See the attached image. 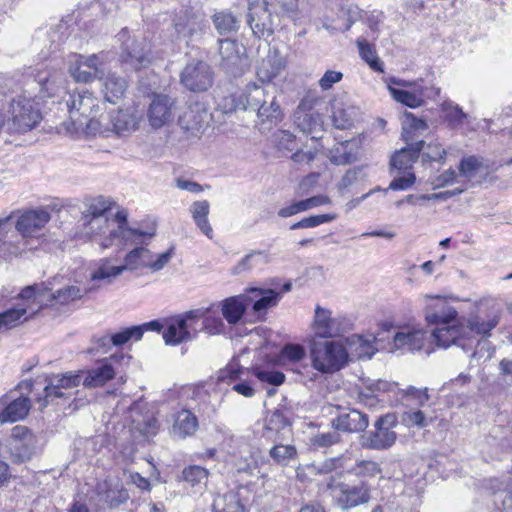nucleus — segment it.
I'll return each instance as SVG.
<instances>
[{"instance_id":"obj_1","label":"nucleus","mask_w":512,"mask_h":512,"mask_svg":"<svg viewBox=\"0 0 512 512\" xmlns=\"http://www.w3.org/2000/svg\"><path fill=\"white\" fill-rule=\"evenodd\" d=\"M29 74L39 87L38 95H32L28 90L13 96L9 101L11 117L7 122L8 134H25L36 128L41 120L39 100L52 97L61 80V73L51 64L41 63L29 68Z\"/></svg>"},{"instance_id":"obj_2","label":"nucleus","mask_w":512,"mask_h":512,"mask_svg":"<svg viewBox=\"0 0 512 512\" xmlns=\"http://www.w3.org/2000/svg\"><path fill=\"white\" fill-rule=\"evenodd\" d=\"M499 323V309L494 306L486 309L481 304L475 314H471L467 318H462L457 324L444 328L433 329L431 338L438 347L448 348L452 345L458 346L464 351H468L477 345V350L473 352L472 358L480 359L484 355L481 354L482 349L486 348L487 356L490 359L494 349L490 347V343L486 340H477V337L487 338L490 332Z\"/></svg>"},{"instance_id":"obj_3","label":"nucleus","mask_w":512,"mask_h":512,"mask_svg":"<svg viewBox=\"0 0 512 512\" xmlns=\"http://www.w3.org/2000/svg\"><path fill=\"white\" fill-rule=\"evenodd\" d=\"M66 110L67 119L57 127V132L72 137L105 135L109 127L103 125L100 99L87 89L65 93L59 103Z\"/></svg>"},{"instance_id":"obj_4","label":"nucleus","mask_w":512,"mask_h":512,"mask_svg":"<svg viewBox=\"0 0 512 512\" xmlns=\"http://www.w3.org/2000/svg\"><path fill=\"white\" fill-rule=\"evenodd\" d=\"M232 101L234 109L255 111L262 124L276 125L283 119L276 95L254 82L248 83L239 94L233 96Z\"/></svg>"},{"instance_id":"obj_5","label":"nucleus","mask_w":512,"mask_h":512,"mask_svg":"<svg viewBox=\"0 0 512 512\" xmlns=\"http://www.w3.org/2000/svg\"><path fill=\"white\" fill-rule=\"evenodd\" d=\"M128 212L126 209L118 210L113 220L108 219L107 230L102 237L97 238V245L105 250L114 246L138 245L144 243L155 235V227L147 230L139 228H130L128 226Z\"/></svg>"},{"instance_id":"obj_6","label":"nucleus","mask_w":512,"mask_h":512,"mask_svg":"<svg viewBox=\"0 0 512 512\" xmlns=\"http://www.w3.org/2000/svg\"><path fill=\"white\" fill-rule=\"evenodd\" d=\"M311 366L322 374H333L348 363V350L341 340H313L309 346Z\"/></svg>"},{"instance_id":"obj_7","label":"nucleus","mask_w":512,"mask_h":512,"mask_svg":"<svg viewBox=\"0 0 512 512\" xmlns=\"http://www.w3.org/2000/svg\"><path fill=\"white\" fill-rule=\"evenodd\" d=\"M458 299L453 295L423 294L418 298L424 319L434 329L453 326L458 311L450 304Z\"/></svg>"},{"instance_id":"obj_8","label":"nucleus","mask_w":512,"mask_h":512,"mask_svg":"<svg viewBox=\"0 0 512 512\" xmlns=\"http://www.w3.org/2000/svg\"><path fill=\"white\" fill-rule=\"evenodd\" d=\"M20 296L22 299H32L41 309L44 306L64 305L80 299L83 291L78 286L69 285L54 292L49 284L38 283L22 289Z\"/></svg>"},{"instance_id":"obj_9","label":"nucleus","mask_w":512,"mask_h":512,"mask_svg":"<svg viewBox=\"0 0 512 512\" xmlns=\"http://www.w3.org/2000/svg\"><path fill=\"white\" fill-rule=\"evenodd\" d=\"M352 327L351 321L341 313H334L330 308L317 304L311 322L314 337L329 339L342 336Z\"/></svg>"},{"instance_id":"obj_10","label":"nucleus","mask_w":512,"mask_h":512,"mask_svg":"<svg viewBox=\"0 0 512 512\" xmlns=\"http://www.w3.org/2000/svg\"><path fill=\"white\" fill-rule=\"evenodd\" d=\"M319 98L314 95H307L298 104L293 114L295 126L305 134L311 135L312 142L322 139L319 135L324 131L323 115L316 109Z\"/></svg>"},{"instance_id":"obj_11","label":"nucleus","mask_w":512,"mask_h":512,"mask_svg":"<svg viewBox=\"0 0 512 512\" xmlns=\"http://www.w3.org/2000/svg\"><path fill=\"white\" fill-rule=\"evenodd\" d=\"M117 39L121 43L120 61L126 69L137 71L152 62L150 43L146 38L138 41L130 36L127 29H123Z\"/></svg>"},{"instance_id":"obj_12","label":"nucleus","mask_w":512,"mask_h":512,"mask_svg":"<svg viewBox=\"0 0 512 512\" xmlns=\"http://www.w3.org/2000/svg\"><path fill=\"white\" fill-rule=\"evenodd\" d=\"M112 205L111 199L99 196L89 201L83 211L84 233L95 244H97V238L102 237L105 229L108 228V218L105 214Z\"/></svg>"},{"instance_id":"obj_13","label":"nucleus","mask_w":512,"mask_h":512,"mask_svg":"<svg viewBox=\"0 0 512 512\" xmlns=\"http://www.w3.org/2000/svg\"><path fill=\"white\" fill-rule=\"evenodd\" d=\"M105 53L84 56L72 54L68 59V71L78 83H90L103 75Z\"/></svg>"},{"instance_id":"obj_14","label":"nucleus","mask_w":512,"mask_h":512,"mask_svg":"<svg viewBox=\"0 0 512 512\" xmlns=\"http://www.w3.org/2000/svg\"><path fill=\"white\" fill-rule=\"evenodd\" d=\"M391 97L398 103L410 108H418L424 103L423 80L407 81L390 77L385 79Z\"/></svg>"},{"instance_id":"obj_15","label":"nucleus","mask_w":512,"mask_h":512,"mask_svg":"<svg viewBox=\"0 0 512 512\" xmlns=\"http://www.w3.org/2000/svg\"><path fill=\"white\" fill-rule=\"evenodd\" d=\"M7 447L11 459L14 462L22 463L30 460L36 453L38 438L28 427L17 425L11 430Z\"/></svg>"},{"instance_id":"obj_16","label":"nucleus","mask_w":512,"mask_h":512,"mask_svg":"<svg viewBox=\"0 0 512 512\" xmlns=\"http://www.w3.org/2000/svg\"><path fill=\"white\" fill-rule=\"evenodd\" d=\"M83 373L77 371L67 372L65 374L55 375L50 378L49 383L44 388V397L38 398L37 402L41 408H45L49 403L58 398H69L74 394L75 389L82 382Z\"/></svg>"},{"instance_id":"obj_17","label":"nucleus","mask_w":512,"mask_h":512,"mask_svg":"<svg viewBox=\"0 0 512 512\" xmlns=\"http://www.w3.org/2000/svg\"><path fill=\"white\" fill-rule=\"evenodd\" d=\"M278 16L271 11L266 0L249 3L248 24L254 36L259 39L270 37L277 25Z\"/></svg>"},{"instance_id":"obj_18","label":"nucleus","mask_w":512,"mask_h":512,"mask_svg":"<svg viewBox=\"0 0 512 512\" xmlns=\"http://www.w3.org/2000/svg\"><path fill=\"white\" fill-rule=\"evenodd\" d=\"M326 486L334 502L344 510L365 504L370 499L369 488L364 484L349 486L331 477Z\"/></svg>"},{"instance_id":"obj_19","label":"nucleus","mask_w":512,"mask_h":512,"mask_svg":"<svg viewBox=\"0 0 512 512\" xmlns=\"http://www.w3.org/2000/svg\"><path fill=\"white\" fill-rule=\"evenodd\" d=\"M228 445L232 449L228 453L239 472L254 474L257 471L260 473L259 467L265 463L260 450L250 447L244 440L234 437L228 439Z\"/></svg>"},{"instance_id":"obj_20","label":"nucleus","mask_w":512,"mask_h":512,"mask_svg":"<svg viewBox=\"0 0 512 512\" xmlns=\"http://www.w3.org/2000/svg\"><path fill=\"white\" fill-rule=\"evenodd\" d=\"M292 434L291 412L287 408H277L267 413L260 437L271 443H277Z\"/></svg>"},{"instance_id":"obj_21","label":"nucleus","mask_w":512,"mask_h":512,"mask_svg":"<svg viewBox=\"0 0 512 512\" xmlns=\"http://www.w3.org/2000/svg\"><path fill=\"white\" fill-rule=\"evenodd\" d=\"M176 102L165 94H154L148 105L146 116L153 129L167 127L176 117Z\"/></svg>"},{"instance_id":"obj_22","label":"nucleus","mask_w":512,"mask_h":512,"mask_svg":"<svg viewBox=\"0 0 512 512\" xmlns=\"http://www.w3.org/2000/svg\"><path fill=\"white\" fill-rule=\"evenodd\" d=\"M398 425V418L394 413H387L377 419L375 430L371 431L365 440V445L375 450L390 448L397 439L394 428Z\"/></svg>"},{"instance_id":"obj_23","label":"nucleus","mask_w":512,"mask_h":512,"mask_svg":"<svg viewBox=\"0 0 512 512\" xmlns=\"http://www.w3.org/2000/svg\"><path fill=\"white\" fill-rule=\"evenodd\" d=\"M351 460V454L346 453L341 456L324 459L318 463L301 464L296 468V477L301 482L312 481L316 476L326 475L338 469L347 468V463Z\"/></svg>"},{"instance_id":"obj_24","label":"nucleus","mask_w":512,"mask_h":512,"mask_svg":"<svg viewBox=\"0 0 512 512\" xmlns=\"http://www.w3.org/2000/svg\"><path fill=\"white\" fill-rule=\"evenodd\" d=\"M212 71L203 61L188 63L181 73V83L190 91H206L212 85Z\"/></svg>"},{"instance_id":"obj_25","label":"nucleus","mask_w":512,"mask_h":512,"mask_svg":"<svg viewBox=\"0 0 512 512\" xmlns=\"http://www.w3.org/2000/svg\"><path fill=\"white\" fill-rule=\"evenodd\" d=\"M221 65L233 74H242L248 66L246 49L235 40L224 39L219 41Z\"/></svg>"},{"instance_id":"obj_26","label":"nucleus","mask_w":512,"mask_h":512,"mask_svg":"<svg viewBox=\"0 0 512 512\" xmlns=\"http://www.w3.org/2000/svg\"><path fill=\"white\" fill-rule=\"evenodd\" d=\"M31 409L29 397L12 398L6 394L0 398V423H15L24 420Z\"/></svg>"},{"instance_id":"obj_27","label":"nucleus","mask_w":512,"mask_h":512,"mask_svg":"<svg viewBox=\"0 0 512 512\" xmlns=\"http://www.w3.org/2000/svg\"><path fill=\"white\" fill-rule=\"evenodd\" d=\"M19 299L21 303H18L16 307L0 313V331L9 330L22 324L39 310L36 302L32 299H22L20 295Z\"/></svg>"},{"instance_id":"obj_28","label":"nucleus","mask_w":512,"mask_h":512,"mask_svg":"<svg viewBox=\"0 0 512 512\" xmlns=\"http://www.w3.org/2000/svg\"><path fill=\"white\" fill-rule=\"evenodd\" d=\"M248 304H252V311L257 315L265 314L266 311L278 305L282 293L271 288L250 287L245 290Z\"/></svg>"},{"instance_id":"obj_29","label":"nucleus","mask_w":512,"mask_h":512,"mask_svg":"<svg viewBox=\"0 0 512 512\" xmlns=\"http://www.w3.org/2000/svg\"><path fill=\"white\" fill-rule=\"evenodd\" d=\"M286 67V60L277 48H269L256 68V75L261 83H271Z\"/></svg>"},{"instance_id":"obj_30","label":"nucleus","mask_w":512,"mask_h":512,"mask_svg":"<svg viewBox=\"0 0 512 512\" xmlns=\"http://www.w3.org/2000/svg\"><path fill=\"white\" fill-rule=\"evenodd\" d=\"M51 215L47 209H31L23 212L18 218L15 228L23 237H31L45 227Z\"/></svg>"},{"instance_id":"obj_31","label":"nucleus","mask_w":512,"mask_h":512,"mask_svg":"<svg viewBox=\"0 0 512 512\" xmlns=\"http://www.w3.org/2000/svg\"><path fill=\"white\" fill-rule=\"evenodd\" d=\"M114 357L105 358L88 370H80L83 373L82 384L86 388L102 387L112 380L116 371L112 365Z\"/></svg>"},{"instance_id":"obj_32","label":"nucleus","mask_w":512,"mask_h":512,"mask_svg":"<svg viewBox=\"0 0 512 512\" xmlns=\"http://www.w3.org/2000/svg\"><path fill=\"white\" fill-rule=\"evenodd\" d=\"M123 273L124 268L117 258L104 257L95 262L90 278L92 281L110 285Z\"/></svg>"},{"instance_id":"obj_33","label":"nucleus","mask_w":512,"mask_h":512,"mask_svg":"<svg viewBox=\"0 0 512 512\" xmlns=\"http://www.w3.org/2000/svg\"><path fill=\"white\" fill-rule=\"evenodd\" d=\"M105 120L103 117V125L108 126L110 130L104 136L108 137L110 133L126 135L135 131L138 128L140 117L134 111L127 109L118 110L111 116L109 122Z\"/></svg>"},{"instance_id":"obj_34","label":"nucleus","mask_w":512,"mask_h":512,"mask_svg":"<svg viewBox=\"0 0 512 512\" xmlns=\"http://www.w3.org/2000/svg\"><path fill=\"white\" fill-rule=\"evenodd\" d=\"M427 341V332L422 328L404 329L395 334L393 338V347L405 349L408 351L422 350Z\"/></svg>"},{"instance_id":"obj_35","label":"nucleus","mask_w":512,"mask_h":512,"mask_svg":"<svg viewBox=\"0 0 512 512\" xmlns=\"http://www.w3.org/2000/svg\"><path fill=\"white\" fill-rule=\"evenodd\" d=\"M211 119L209 112L200 104L190 106L179 116L180 126L191 133H195L208 125Z\"/></svg>"},{"instance_id":"obj_36","label":"nucleus","mask_w":512,"mask_h":512,"mask_svg":"<svg viewBox=\"0 0 512 512\" xmlns=\"http://www.w3.org/2000/svg\"><path fill=\"white\" fill-rule=\"evenodd\" d=\"M375 343L376 338L373 335L358 334L347 337L344 342L348 354L351 353L358 359L371 358L377 351Z\"/></svg>"},{"instance_id":"obj_37","label":"nucleus","mask_w":512,"mask_h":512,"mask_svg":"<svg viewBox=\"0 0 512 512\" xmlns=\"http://www.w3.org/2000/svg\"><path fill=\"white\" fill-rule=\"evenodd\" d=\"M223 318L231 325L237 324L249 306L245 291L239 295L228 297L218 305Z\"/></svg>"},{"instance_id":"obj_38","label":"nucleus","mask_w":512,"mask_h":512,"mask_svg":"<svg viewBox=\"0 0 512 512\" xmlns=\"http://www.w3.org/2000/svg\"><path fill=\"white\" fill-rule=\"evenodd\" d=\"M369 424V420L366 414L351 409L347 413L340 414L332 420V426L336 430L344 432H361L364 431Z\"/></svg>"},{"instance_id":"obj_39","label":"nucleus","mask_w":512,"mask_h":512,"mask_svg":"<svg viewBox=\"0 0 512 512\" xmlns=\"http://www.w3.org/2000/svg\"><path fill=\"white\" fill-rule=\"evenodd\" d=\"M399 390L396 383L378 380L371 383L365 390L360 391L359 401L369 408H376L380 401V395L386 392Z\"/></svg>"},{"instance_id":"obj_40","label":"nucleus","mask_w":512,"mask_h":512,"mask_svg":"<svg viewBox=\"0 0 512 512\" xmlns=\"http://www.w3.org/2000/svg\"><path fill=\"white\" fill-rule=\"evenodd\" d=\"M247 492L244 487L237 491H229L215 497L213 512H245V505L242 502L243 493Z\"/></svg>"},{"instance_id":"obj_41","label":"nucleus","mask_w":512,"mask_h":512,"mask_svg":"<svg viewBox=\"0 0 512 512\" xmlns=\"http://www.w3.org/2000/svg\"><path fill=\"white\" fill-rule=\"evenodd\" d=\"M99 79L102 81V92L106 101L116 104L124 97L128 87L124 78L109 73L105 77L101 75Z\"/></svg>"},{"instance_id":"obj_42","label":"nucleus","mask_w":512,"mask_h":512,"mask_svg":"<svg viewBox=\"0 0 512 512\" xmlns=\"http://www.w3.org/2000/svg\"><path fill=\"white\" fill-rule=\"evenodd\" d=\"M423 148V141L401 148L396 151L391 158V166L399 171H407L412 168L413 164L419 157V153Z\"/></svg>"},{"instance_id":"obj_43","label":"nucleus","mask_w":512,"mask_h":512,"mask_svg":"<svg viewBox=\"0 0 512 512\" xmlns=\"http://www.w3.org/2000/svg\"><path fill=\"white\" fill-rule=\"evenodd\" d=\"M198 428L196 416L189 410L182 409L174 419L171 435L175 438H186L195 433Z\"/></svg>"},{"instance_id":"obj_44","label":"nucleus","mask_w":512,"mask_h":512,"mask_svg":"<svg viewBox=\"0 0 512 512\" xmlns=\"http://www.w3.org/2000/svg\"><path fill=\"white\" fill-rule=\"evenodd\" d=\"M150 250L144 246H136L127 252L121 262L124 272H134L147 268L149 263Z\"/></svg>"},{"instance_id":"obj_45","label":"nucleus","mask_w":512,"mask_h":512,"mask_svg":"<svg viewBox=\"0 0 512 512\" xmlns=\"http://www.w3.org/2000/svg\"><path fill=\"white\" fill-rule=\"evenodd\" d=\"M185 319H180L179 316L171 319L165 330L163 331V339L168 345H178L182 342L189 341V332L185 330Z\"/></svg>"},{"instance_id":"obj_46","label":"nucleus","mask_w":512,"mask_h":512,"mask_svg":"<svg viewBox=\"0 0 512 512\" xmlns=\"http://www.w3.org/2000/svg\"><path fill=\"white\" fill-rule=\"evenodd\" d=\"M189 210L196 226L211 239L213 237V229L208 220L209 202L207 200L196 201L190 206Z\"/></svg>"},{"instance_id":"obj_47","label":"nucleus","mask_w":512,"mask_h":512,"mask_svg":"<svg viewBox=\"0 0 512 512\" xmlns=\"http://www.w3.org/2000/svg\"><path fill=\"white\" fill-rule=\"evenodd\" d=\"M269 456L276 465L286 467L297 459L298 451L295 445L279 441L270 448Z\"/></svg>"},{"instance_id":"obj_48","label":"nucleus","mask_w":512,"mask_h":512,"mask_svg":"<svg viewBox=\"0 0 512 512\" xmlns=\"http://www.w3.org/2000/svg\"><path fill=\"white\" fill-rule=\"evenodd\" d=\"M356 45L361 59L364 60L372 70L384 72L383 62L378 57L373 44H370L365 38H358Z\"/></svg>"},{"instance_id":"obj_49","label":"nucleus","mask_w":512,"mask_h":512,"mask_svg":"<svg viewBox=\"0 0 512 512\" xmlns=\"http://www.w3.org/2000/svg\"><path fill=\"white\" fill-rule=\"evenodd\" d=\"M205 315L202 317V328L210 335H217L223 332L224 322L219 315V306L211 304L204 308Z\"/></svg>"},{"instance_id":"obj_50","label":"nucleus","mask_w":512,"mask_h":512,"mask_svg":"<svg viewBox=\"0 0 512 512\" xmlns=\"http://www.w3.org/2000/svg\"><path fill=\"white\" fill-rule=\"evenodd\" d=\"M445 113V119L453 128H458L463 124H469V115L464 113L458 104L452 101H444L441 105Z\"/></svg>"},{"instance_id":"obj_51","label":"nucleus","mask_w":512,"mask_h":512,"mask_svg":"<svg viewBox=\"0 0 512 512\" xmlns=\"http://www.w3.org/2000/svg\"><path fill=\"white\" fill-rule=\"evenodd\" d=\"M352 143L344 141L337 144L329 151L328 157L333 164L346 165L355 159V153L351 149Z\"/></svg>"},{"instance_id":"obj_52","label":"nucleus","mask_w":512,"mask_h":512,"mask_svg":"<svg viewBox=\"0 0 512 512\" xmlns=\"http://www.w3.org/2000/svg\"><path fill=\"white\" fill-rule=\"evenodd\" d=\"M141 339V330L136 326L127 327L111 336H105L101 339L103 344L112 343L114 346H121L128 341H139Z\"/></svg>"},{"instance_id":"obj_53","label":"nucleus","mask_w":512,"mask_h":512,"mask_svg":"<svg viewBox=\"0 0 512 512\" xmlns=\"http://www.w3.org/2000/svg\"><path fill=\"white\" fill-rule=\"evenodd\" d=\"M484 169L486 166L483 159L476 156H466L459 164L460 175L469 180L481 174Z\"/></svg>"},{"instance_id":"obj_54","label":"nucleus","mask_w":512,"mask_h":512,"mask_svg":"<svg viewBox=\"0 0 512 512\" xmlns=\"http://www.w3.org/2000/svg\"><path fill=\"white\" fill-rule=\"evenodd\" d=\"M401 399L407 406H424L429 400V394L427 388H416L414 386H408L406 389H402Z\"/></svg>"},{"instance_id":"obj_55","label":"nucleus","mask_w":512,"mask_h":512,"mask_svg":"<svg viewBox=\"0 0 512 512\" xmlns=\"http://www.w3.org/2000/svg\"><path fill=\"white\" fill-rule=\"evenodd\" d=\"M349 472L355 476L365 479L374 478L381 474L382 470L380 465L372 460H361L355 463L351 468L347 466Z\"/></svg>"},{"instance_id":"obj_56","label":"nucleus","mask_w":512,"mask_h":512,"mask_svg":"<svg viewBox=\"0 0 512 512\" xmlns=\"http://www.w3.org/2000/svg\"><path fill=\"white\" fill-rule=\"evenodd\" d=\"M204 315V308L192 309L182 315H179L180 319L186 320L184 328L185 330H188L190 340L193 339L199 331L203 330L202 324L199 322L202 320Z\"/></svg>"},{"instance_id":"obj_57","label":"nucleus","mask_w":512,"mask_h":512,"mask_svg":"<svg viewBox=\"0 0 512 512\" xmlns=\"http://www.w3.org/2000/svg\"><path fill=\"white\" fill-rule=\"evenodd\" d=\"M213 22L217 31L221 34L235 31L238 27V20L229 12H220L214 15Z\"/></svg>"},{"instance_id":"obj_58","label":"nucleus","mask_w":512,"mask_h":512,"mask_svg":"<svg viewBox=\"0 0 512 512\" xmlns=\"http://www.w3.org/2000/svg\"><path fill=\"white\" fill-rule=\"evenodd\" d=\"M208 475V470L199 465H190L184 468L182 471L183 480L189 483L191 486H196L206 481Z\"/></svg>"},{"instance_id":"obj_59","label":"nucleus","mask_w":512,"mask_h":512,"mask_svg":"<svg viewBox=\"0 0 512 512\" xmlns=\"http://www.w3.org/2000/svg\"><path fill=\"white\" fill-rule=\"evenodd\" d=\"M305 357V349L300 344L285 345L279 355V361L282 364L295 363Z\"/></svg>"},{"instance_id":"obj_60","label":"nucleus","mask_w":512,"mask_h":512,"mask_svg":"<svg viewBox=\"0 0 512 512\" xmlns=\"http://www.w3.org/2000/svg\"><path fill=\"white\" fill-rule=\"evenodd\" d=\"M340 441V434L337 430L317 433L310 438V444L315 448H327Z\"/></svg>"},{"instance_id":"obj_61","label":"nucleus","mask_w":512,"mask_h":512,"mask_svg":"<svg viewBox=\"0 0 512 512\" xmlns=\"http://www.w3.org/2000/svg\"><path fill=\"white\" fill-rule=\"evenodd\" d=\"M427 123L423 119L416 118L412 113H405L402 119L403 136L407 139V135L417 131L427 129Z\"/></svg>"},{"instance_id":"obj_62","label":"nucleus","mask_w":512,"mask_h":512,"mask_svg":"<svg viewBox=\"0 0 512 512\" xmlns=\"http://www.w3.org/2000/svg\"><path fill=\"white\" fill-rule=\"evenodd\" d=\"M314 143L316 145L313 151L298 150L292 155V160L297 164H310L314 160H318L323 155V145L319 141Z\"/></svg>"},{"instance_id":"obj_63","label":"nucleus","mask_w":512,"mask_h":512,"mask_svg":"<svg viewBox=\"0 0 512 512\" xmlns=\"http://www.w3.org/2000/svg\"><path fill=\"white\" fill-rule=\"evenodd\" d=\"M174 27L179 37L190 38L197 32L199 24L195 18L186 16L183 21L177 20Z\"/></svg>"},{"instance_id":"obj_64","label":"nucleus","mask_w":512,"mask_h":512,"mask_svg":"<svg viewBox=\"0 0 512 512\" xmlns=\"http://www.w3.org/2000/svg\"><path fill=\"white\" fill-rule=\"evenodd\" d=\"M423 161H442L445 159L446 150L438 142H431L427 145L423 142Z\"/></svg>"}]
</instances>
